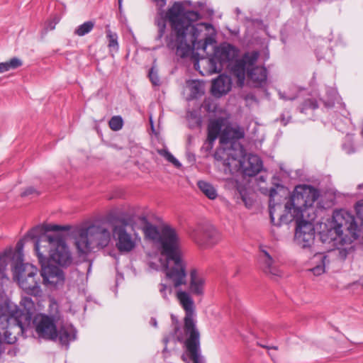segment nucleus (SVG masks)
<instances>
[{"label": "nucleus", "mask_w": 363, "mask_h": 363, "mask_svg": "<svg viewBox=\"0 0 363 363\" xmlns=\"http://www.w3.org/2000/svg\"><path fill=\"white\" fill-rule=\"evenodd\" d=\"M240 166L245 176L253 177L262 170L263 165L259 156L250 154L242 158L240 161Z\"/></svg>", "instance_id": "obj_16"}, {"label": "nucleus", "mask_w": 363, "mask_h": 363, "mask_svg": "<svg viewBox=\"0 0 363 363\" xmlns=\"http://www.w3.org/2000/svg\"><path fill=\"white\" fill-rule=\"evenodd\" d=\"M182 360H183V361L186 362V357H185V355H184V354H183V355L182 356Z\"/></svg>", "instance_id": "obj_50"}, {"label": "nucleus", "mask_w": 363, "mask_h": 363, "mask_svg": "<svg viewBox=\"0 0 363 363\" xmlns=\"http://www.w3.org/2000/svg\"><path fill=\"white\" fill-rule=\"evenodd\" d=\"M235 187L236 189L235 195L238 199H240L245 206L250 208L252 206L253 201L248 196L246 188L240 184L238 182H235Z\"/></svg>", "instance_id": "obj_25"}, {"label": "nucleus", "mask_w": 363, "mask_h": 363, "mask_svg": "<svg viewBox=\"0 0 363 363\" xmlns=\"http://www.w3.org/2000/svg\"><path fill=\"white\" fill-rule=\"evenodd\" d=\"M258 57V52H247L232 65L231 74L237 79V84L239 87L243 86L246 74L254 86H261L266 82L267 78L266 68L255 65Z\"/></svg>", "instance_id": "obj_6"}, {"label": "nucleus", "mask_w": 363, "mask_h": 363, "mask_svg": "<svg viewBox=\"0 0 363 363\" xmlns=\"http://www.w3.org/2000/svg\"><path fill=\"white\" fill-rule=\"evenodd\" d=\"M197 186L202 193L209 199L213 200L217 197V191L211 184L201 180L198 182Z\"/></svg>", "instance_id": "obj_27"}, {"label": "nucleus", "mask_w": 363, "mask_h": 363, "mask_svg": "<svg viewBox=\"0 0 363 363\" xmlns=\"http://www.w3.org/2000/svg\"><path fill=\"white\" fill-rule=\"evenodd\" d=\"M23 242L22 240H20L17 242L16 244V250L18 252H21V251L23 249Z\"/></svg>", "instance_id": "obj_47"}, {"label": "nucleus", "mask_w": 363, "mask_h": 363, "mask_svg": "<svg viewBox=\"0 0 363 363\" xmlns=\"http://www.w3.org/2000/svg\"><path fill=\"white\" fill-rule=\"evenodd\" d=\"M290 118V116H287V118H286L285 116L282 115L280 118L281 123L286 125L289 123Z\"/></svg>", "instance_id": "obj_46"}, {"label": "nucleus", "mask_w": 363, "mask_h": 363, "mask_svg": "<svg viewBox=\"0 0 363 363\" xmlns=\"http://www.w3.org/2000/svg\"><path fill=\"white\" fill-rule=\"evenodd\" d=\"M223 164L225 166V167H228L229 166V162H228L227 161H225L223 162Z\"/></svg>", "instance_id": "obj_51"}, {"label": "nucleus", "mask_w": 363, "mask_h": 363, "mask_svg": "<svg viewBox=\"0 0 363 363\" xmlns=\"http://www.w3.org/2000/svg\"><path fill=\"white\" fill-rule=\"evenodd\" d=\"M201 86L199 83L194 82L191 86V94L194 96L199 94L201 92Z\"/></svg>", "instance_id": "obj_43"}, {"label": "nucleus", "mask_w": 363, "mask_h": 363, "mask_svg": "<svg viewBox=\"0 0 363 363\" xmlns=\"http://www.w3.org/2000/svg\"><path fill=\"white\" fill-rule=\"evenodd\" d=\"M355 209L357 216L361 220L363 225V201H359L357 203Z\"/></svg>", "instance_id": "obj_42"}, {"label": "nucleus", "mask_w": 363, "mask_h": 363, "mask_svg": "<svg viewBox=\"0 0 363 363\" xmlns=\"http://www.w3.org/2000/svg\"><path fill=\"white\" fill-rule=\"evenodd\" d=\"M357 225L351 213L345 210L335 211L327 229L320 233V240L323 243L335 247L345 241L342 237L344 232H347L354 239H357Z\"/></svg>", "instance_id": "obj_5"}, {"label": "nucleus", "mask_w": 363, "mask_h": 363, "mask_svg": "<svg viewBox=\"0 0 363 363\" xmlns=\"http://www.w3.org/2000/svg\"><path fill=\"white\" fill-rule=\"evenodd\" d=\"M197 65H198V64H197V63L194 64V66H195V68H196V69H197Z\"/></svg>", "instance_id": "obj_54"}, {"label": "nucleus", "mask_w": 363, "mask_h": 363, "mask_svg": "<svg viewBox=\"0 0 363 363\" xmlns=\"http://www.w3.org/2000/svg\"><path fill=\"white\" fill-rule=\"evenodd\" d=\"M69 229L70 227L69 225H60L52 224H46L43 226L38 225L28 233L27 237H29L32 239L38 238V239L43 234L48 235L46 233L48 232L67 231Z\"/></svg>", "instance_id": "obj_21"}, {"label": "nucleus", "mask_w": 363, "mask_h": 363, "mask_svg": "<svg viewBox=\"0 0 363 363\" xmlns=\"http://www.w3.org/2000/svg\"><path fill=\"white\" fill-rule=\"evenodd\" d=\"M13 278L19 283L22 279H26V277L37 276L38 269L31 264L23 263L22 258L20 257L13 267Z\"/></svg>", "instance_id": "obj_18"}, {"label": "nucleus", "mask_w": 363, "mask_h": 363, "mask_svg": "<svg viewBox=\"0 0 363 363\" xmlns=\"http://www.w3.org/2000/svg\"><path fill=\"white\" fill-rule=\"evenodd\" d=\"M316 257L321 260V264H318L311 269V272L315 276H319L324 273L325 267L327 262H328V257L323 255L322 254L317 255Z\"/></svg>", "instance_id": "obj_32"}, {"label": "nucleus", "mask_w": 363, "mask_h": 363, "mask_svg": "<svg viewBox=\"0 0 363 363\" xmlns=\"http://www.w3.org/2000/svg\"><path fill=\"white\" fill-rule=\"evenodd\" d=\"M277 194V191L274 188H271L269 190V216L271 222L274 225H277L274 223V213L276 211L277 204L274 202V197Z\"/></svg>", "instance_id": "obj_30"}, {"label": "nucleus", "mask_w": 363, "mask_h": 363, "mask_svg": "<svg viewBox=\"0 0 363 363\" xmlns=\"http://www.w3.org/2000/svg\"><path fill=\"white\" fill-rule=\"evenodd\" d=\"M189 291L178 290L177 298L184 311V330L187 335L185 346L193 363H203L201 355L200 333L196 326V306L191 295L203 296L205 293L206 279L196 269L189 272Z\"/></svg>", "instance_id": "obj_3"}, {"label": "nucleus", "mask_w": 363, "mask_h": 363, "mask_svg": "<svg viewBox=\"0 0 363 363\" xmlns=\"http://www.w3.org/2000/svg\"><path fill=\"white\" fill-rule=\"evenodd\" d=\"M56 23H55L54 25H52V23H50L49 26H50V30H53L55 28V26Z\"/></svg>", "instance_id": "obj_49"}, {"label": "nucleus", "mask_w": 363, "mask_h": 363, "mask_svg": "<svg viewBox=\"0 0 363 363\" xmlns=\"http://www.w3.org/2000/svg\"><path fill=\"white\" fill-rule=\"evenodd\" d=\"M150 323L152 326H154L155 328H157V322L156 318H151L150 321Z\"/></svg>", "instance_id": "obj_48"}, {"label": "nucleus", "mask_w": 363, "mask_h": 363, "mask_svg": "<svg viewBox=\"0 0 363 363\" xmlns=\"http://www.w3.org/2000/svg\"><path fill=\"white\" fill-rule=\"evenodd\" d=\"M260 179L263 180V177L262 176L260 177Z\"/></svg>", "instance_id": "obj_56"}, {"label": "nucleus", "mask_w": 363, "mask_h": 363, "mask_svg": "<svg viewBox=\"0 0 363 363\" xmlns=\"http://www.w3.org/2000/svg\"><path fill=\"white\" fill-rule=\"evenodd\" d=\"M271 348L274 349V350H277V347H272Z\"/></svg>", "instance_id": "obj_55"}, {"label": "nucleus", "mask_w": 363, "mask_h": 363, "mask_svg": "<svg viewBox=\"0 0 363 363\" xmlns=\"http://www.w3.org/2000/svg\"><path fill=\"white\" fill-rule=\"evenodd\" d=\"M159 291L164 299H169L168 295L172 293V288L170 286H167L164 284H160L159 286Z\"/></svg>", "instance_id": "obj_39"}, {"label": "nucleus", "mask_w": 363, "mask_h": 363, "mask_svg": "<svg viewBox=\"0 0 363 363\" xmlns=\"http://www.w3.org/2000/svg\"><path fill=\"white\" fill-rule=\"evenodd\" d=\"M295 241L302 248H310L314 242L315 229L313 224L303 218L296 219Z\"/></svg>", "instance_id": "obj_12"}, {"label": "nucleus", "mask_w": 363, "mask_h": 363, "mask_svg": "<svg viewBox=\"0 0 363 363\" xmlns=\"http://www.w3.org/2000/svg\"><path fill=\"white\" fill-rule=\"evenodd\" d=\"M145 237L158 245L166 259V277L175 289L187 283L186 262L181 250L180 238L175 228L164 225L160 230L145 216L138 217Z\"/></svg>", "instance_id": "obj_2"}, {"label": "nucleus", "mask_w": 363, "mask_h": 363, "mask_svg": "<svg viewBox=\"0 0 363 363\" xmlns=\"http://www.w3.org/2000/svg\"><path fill=\"white\" fill-rule=\"evenodd\" d=\"M23 65L22 61L18 57H13L10 60L5 62H0V73L15 69Z\"/></svg>", "instance_id": "obj_28"}, {"label": "nucleus", "mask_w": 363, "mask_h": 363, "mask_svg": "<svg viewBox=\"0 0 363 363\" xmlns=\"http://www.w3.org/2000/svg\"><path fill=\"white\" fill-rule=\"evenodd\" d=\"M232 82L229 76L220 74L212 83L211 91L213 96L220 97L231 89Z\"/></svg>", "instance_id": "obj_19"}, {"label": "nucleus", "mask_w": 363, "mask_h": 363, "mask_svg": "<svg viewBox=\"0 0 363 363\" xmlns=\"http://www.w3.org/2000/svg\"><path fill=\"white\" fill-rule=\"evenodd\" d=\"M122 0H118L119 8L121 6Z\"/></svg>", "instance_id": "obj_52"}, {"label": "nucleus", "mask_w": 363, "mask_h": 363, "mask_svg": "<svg viewBox=\"0 0 363 363\" xmlns=\"http://www.w3.org/2000/svg\"><path fill=\"white\" fill-rule=\"evenodd\" d=\"M94 27V22L91 21H86L79 26L74 30V34L78 36H84L90 33Z\"/></svg>", "instance_id": "obj_29"}, {"label": "nucleus", "mask_w": 363, "mask_h": 363, "mask_svg": "<svg viewBox=\"0 0 363 363\" xmlns=\"http://www.w3.org/2000/svg\"><path fill=\"white\" fill-rule=\"evenodd\" d=\"M150 80L154 86H159L160 84V80L158 76L157 69L155 66H152L149 71L148 74Z\"/></svg>", "instance_id": "obj_37"}, {"label": "nucleus", "mask_w": 363, "mask_h": 363, "mask_svg": "<svg viewBox=\"0 0 363 363\" xmlns=\"http://www.w3.org/2000/svg\"><path fill=\"white\" fill-rule=\"evenodd\" d=\"M39 194H40V192L38 190H36L34 187L29 186V187L26 188L21 192V196L22 197H26V196H30V195L38 196Z\"/></svg>", "instance_id": "obj_41"}, {"label": "nucleus", "mask_w": 363, "mask_h": 363, "mask_svg": "<svg viewBox=\"0 0 363 363\" xmlns=\"http://www.w3.org/2000/svg\"><path fill=\"white\" fill-rule=\"evenodd\" d=\"M319 193L315 188L308 185L296 186L289 200L285 204V211L290 213L291 218L287 219L286 215L280 216L281 222L287 223L293 220L303 218L306 210L312 207L318 199Z\"/></svg>", "instance_id": "obj_7"}, {"label": "nucleus", "mask_w": 363, "mask_h": 363, "mask_svg": "<svg viewBox=\"0 0 363 363\" xmlns=\"http://www.w3.org/2000/svg\"><path fill=\"white\" fill-rule=\"evenodd\" d=\"M41 264L40 274L43 284L50 287L62 286L65 281L63 272L57 266L48 264V261L39 262Z\"/></svg>", "instance_id": "obj_14"}, {"label": "nucleus", "mask_w": 363, "mask_h": 363, "mask_svg": "<svg viewBox=\"0 0 363 363\" xmlns=\"http://www.w3.org/2000/svg\"><path fill=\"white\" fill-rule=\"evenodd\" d=\"M35 331L39 337L55 341L57 338V330L52 318L46 315L36 317Z\"/></svg>", "instance_id": "obj_15"}, {"label": "nucleus", "mask_w": 363, "mask_h": 363, "mask_svg": "<svg viewBox=\"0 0 363 363\" xmlns=\"http://www.w3.org/2000/svg\"><path fill=\"white\" fill-rule=\"evenodd\" d=\"M130 224V219L123 218L119 220L118 223L114 225L113 228L116 246L121 253H128L137 246V238L126 230V227Z\"/></svg>", "instance_id": "obj_10"}, {"label": "nucleus", "mask_w": 363, "mask_h": 363, "mask_svg": "<svg viewBox=\"0 0 363 363\" xmlns=\"http://www.w3.org/2000/svg\"><path fill=\"white\" fill-rule=\"evenodd\" d=\"M259 262L262 271L272 278L280 277L281 272L275 264L274 260L269 253L264 249L261 250Z\"/></svg>", "instance_id": "obj_17"}, {"label": "nucleus", "mask_w": 363, "mask_h": 363, "mask_svg": "<svg viewBox=\"0 0 363 363\" xmlns=\"http://www.w3.org/2000/svg\"><path fill=\"white\" fill-rule=\"evenodd\" d=\"M172 326H173V334L176 336L177 340L179 342H182L183 340V334L180 331L179 323L177 318L174 315H171Z\"/></svg>", "instance_id": "obj_35"}, {"label": "nucleus", "mask_w": 363, "mask_h": 363, "mask_svg": "<svg viewBox=\"0 0 363 363\" xmlns=\"http://www.w3.org/2000/svg\"><path fill=\"white\" fill-rule=\"evenodd\" d=\"M109 127L111 130L117 131L123 127V119L121 116H113L109 121Z\"/></svg>", "instance_id": "obj_36"}, {"label": "nucleus", "mask_w": 363, "mask_h": 363, "mask_svg": "<svg viewBox=\"0 0 363 363\" xmlns=\"http://www.w3.org/2000/svg\"><path fill=\"white\" fill-rule=\"evenodd\" d=\"M13 320L21 327V320L19 319L18 311H11L7 304H0V330L8 328L9 322Z\"/></svg>", "instance_id": "obj_20"}, {"label": "nucleus", "mask_w": 363, "mask_h": 363, "mask_svg": "<svg viewBox=\"0 0 363 363\" xmlns=\"http://www.w3.org/2000/svg\"><path fill=\"white\" fill-rule=\"evenodd\" d=\"M236 12H237L238 13H239L240 12V9H236Z\"/></svg>", "instance_id": "obj_53"}, {"label": "nucleus", "mask_w": 363, "mask_h": 363, "mask_svg": "<svg viewBox=\"0 0 363 363\" xmlns=\"http://www.w3.org/2000/svg\"><path fill=\"white\" fill-rule=\"evenodd\" d=\"M77 331L72 325H62L57 330V338L60 343L68 348L70 342L76 339Z\"/></svg>", "instance_id": "obj_22"}, {"label": "nucleus", "mask_w": 363, "mask_h": 363, "mask_svg": "<svg viewBox=\"0 0 363 363\" xmlns=\"http://www.w3.org/2000/svg\"><path fill=\"white\" fill-rule=\"evenodd\" d=\"M221 133V124L218 121L210 123L208 126V141L210 144H213L218 136Z\"/></svg>", "instance_id": "obj_26"}, {"label": "nucleus", "mask_w": 363, "mask_h": 363, "mask_svg": "<svg viewBox=\"0 0 363 363\" xmlns=\"http://www.w3.org/2000/svg\"><path fill=\"white\" fill-rule=\"evenodd\" d=\"M106 38L108 39V47L113 50H118V35L116 33H113L110 29H106Z\"/></svg>", "instance_id": "obj_31"}, {"label": "nucleus", "mask_w": 363, "mask_h": 363, "mask_svg": "<svg viewBox=\"0 0 363 363\" xmlns=\"http://www.w3.org/2000/svg\"><path fill=\"white\" fill-rule=\"evenodd\" d=\"M362 135H363V128H362Z\"/></svg>", "instance_id": "obj_57"}, {"label": "nucleus", "mask_w": 363, "mask_h": 363, "mask_svg": "<svg viewBox=\"0 0 363 363\" xmlns=\"http://www.w3.org/2000/svg\"><path fill=\"white\" fill-rule=\"evenodd\" d=\"M157 152L176 167L179 168L182 166V164L167 150L160 149L157 150Z\"/></svg>", "instance_id": "obj_33"}, {"label": "nucleus", "mask_w": 363, "mask_h": 363, "mask_svg": "<svg viewBox=\"0 0 363 363\" xmlns=\"http://www.w3.org/2000/svg\"><path fill=\"white\" fill-rule=\"evenodd\" d=\"M239 50L229 43H223L216 47L213 55L208 59L209 72L219 73L226 67L231 72L232 65L239 59Z\"/></svg>", "instance_id": "obj_9"}, {"label": "nucleus", "mask_w": 363, "mask_h": 363, "mask_svg": "<svg viewBox=\"0 0 363 363\" xmlns=\"http://www.w3.org/2000/svg\"><path fill=\"white\" fill-rule=\"evenodd\" d=\"M37 276L26 277L18 283L20 287L28 295L38 296L42 294Z\"/></svg>", "instance_id": "obj_23"}, {"label": "nucleus", "mask_w": 363, "mask_h": 363, "mask_svg": "<svg viewBox=\"0 0 363 363\" xmlns=\"http://www.w3.org/2000/svg\"><path fill=\"white\" fill-rule=\"evenodd\" d=\"M279 96L283 100H294L297 97V91L296 89L293 93L281 92L279 91Z\"/></svg>", "instance_id": "obj_40"}, {"label": "nucleus", "mask_w": 363, "mask_h": 363, "mask_svg": "<svg viewBox=\"0 0 363 363\" xmlns=\"http://www.w3.org/2000/svg\"><path fill=\"white\" fill-rule=\"evenodd\" d=\"M190 237L197 245L202 247L213 246L220 240L218 231L211 225L199 226L191 233Z\"/></svg>", "instance_id": "obj_13"}, {"label": "nucleus", "mask_w": 363, "mask_h": 363, "mask_svg": "<svg viewBox=\"0 0 363 363\" xmlns=\"http://www.w3.org/2000/svg\"><path fill=\"white\" fill-rule=\"evenodd\" d=\"M111 240L108 230L101 225H91L77 231L75 245L79 253L86 254L95 247H106Z\"/></svg>", "instance_id": "obj_8"}, {"label": "nucleus", "mask_w": 363, "mask_h": 363, "mask_svg": "<svg viewBox=\"0 0 363 363\" xmlns=\"http://www.w3.org/2000/svg\"><path fill=\"white\" fill-rule=\"evenodd\" d=\"M155 23L158 28V33L155 39L156 40L161 41L166 30V20L160 17L155 20Z\"/></svg>", "instance_id": "obj_34"}, {"label": "nucleus", "mask_w": 363, "mask_h": 363, "mask_svg": "<svg viewBox=\"0 0 363 363\" xmlns=\"http://www.w3.org/2000/svg\"><path fill=\"white\" fill-rule=\"evenodd\" d=\"M166 18L171 25V32L165 39L167 47L175 50L177 56L186 57L193 49L206 50L208 45L216 43L213 26L206 23L194 25L201 18L199 13L185 10L182 2H174Z\"/></svg>", "instance_id": "obj_1"}, {"label": "nucleus", "mask_w": 363, "mask_h": 363, "mask_svg": "<svg viewBox=\"0 0 363 363\" xmlns=\"http://www.w3.org/2000/svg\"><path fill=\"white\" fill-rule=\"evenodd\" d=\"M244 131L240 128H234L232 127H225L220 133V143L223 145L233 143V140H239L244 138Z\"/></svg>", "instance_id": "obj_24"}, {"label": "nucleus", "mask_w": 363, "mask_h": 363, "mask_svg": "<svg viewBox=\"0 0 363 363\" xmlns=\"http://www.w3.org/2000/svg\"><path fill=\"white\" fill-rule=\"evenodd\" d=\"M39 262L52 261L61 266L72 263L70 252L61 235L43 234L35 242Z\"/></svg>", "instance_id": "obj_4"}, {"label": "nucleus", "mask_w": 363, "mask_h": 363, "mask_svg": "<svg viewBox=\"0 0 363 363\" xmlns=\"http://www.w3.org/2000/svg\"><path fill=\"white\" fill-rule=\"evenodd\" d=\"M23 301L27 311L26 313H23L21 311H18L19 319L21 320V327H20L16 322L13 320L9 322L8 328L4 330H0V335L3 333L4 339L8 344H13L17 340L16 335H13L12 334L13 330L17 329L18 333L23 332V319L28 323H29L31 319L30 310L33 307V303L30 298H24Z\"/></svg>", "instance_id": "obj_11"}, {"label": "nucleus", "mask_w": 363, "mask_h": 363, "mask_svg": "<svg viewBox=\"0 0 363 363\" xmlns=\"http://www.w3.org/2000/svg\"><path fill=\"white\" fill-rule=\"evenodd\" d=\"M4 265L0 258V282L3 281V279H6V276L4 272Z\"/></svg>", "instance_id": "obj_44"}, {"label": "nucleus", "mask_w": 363, "mask_h": 363, "mask_svg": "<svg viewBox=\"0 0 363 363\" xmlns=\"http://www.w3.org/2000/svg\"><path fill=\"white\" fill-rule=\"evenodd\" d=\"M152 1L156 4V6L158 7V9L160 10L162 9L167 4V0H152Z\"/></svg>", "instance_id": "obj_45"}, {"label": "nucleus", "mask_w": 363, "mask_h": 363, "mask_svg": "<svg viewBox=\"0 0 363 363\" xmlns=\"http://www.w3.org/2000/svg\"><path fill=\"white\" fill-rule=\"evenodd\" d=\"M318 108L317 101L312 99L306 100L301 105L300 110L301 113H304L306 110L311 108L315 109Z\"/></svg>", "instance_id": "obj_38"}]
</instances>
